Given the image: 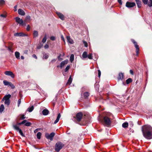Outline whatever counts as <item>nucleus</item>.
I'll list each match as a JSON object with an SVG mask.
<instances>
[{
	"mask_svg": "<svg viewBox=\"0 0 152 152\" xmlns=\"http://www.w3.org/2000/svg\"><path fill=\"white\" fill-rule=\"evenodd\" d=\"M124 74L121 72H120L118 74V75L117 79L118 81L122 80L124 79Z\"/></svg>",
	"mask_w": 152,
	"mask_h": 152,
	"instance_id": "obj_12",
	"label": "nucleus"
},
{
	"mask_svg": "<svg viewBox=\"0 0 152 152\" xmlns=\"http://www.w3.org/2000/svg\"><path fill=\"white\" fill-rule=\"evenodd\" d=\"M83 43L84 44V46L85 47H87L88 46V44L85 41H83Z\"/></svg>",
	"mask_w": 152,
	"mask_h": 152,
	"instance_id": "obj_44",
	"label": "nucleus"
},
{
	"mask_svg": "<svg viewBox=\"0 0 152 152\" xmlns=\"http://www.w3.org/2000/svg\"><path fill=\"white\" fill-rule=\"evenodd\" d=\"M83 116L82 113L80 112L77 114L76 117H74L73 118L76 119L77 121L79 122L81 121Z\"/></svg>",
	"mask_w": 152,
	"mask_h": 152,
	"instance_id": "obj_4",
	"label": "nucleus"
},
{
	"mask_svg": "<svg viewBox=\"0 0 152 152\" xmlns=\"http://www.w3.org/2000/svg\"><path fill=\"white\" fill-rule=\"evenodd\" d=\"M4 103L5 104L9 105L10 104V100H5Z\"/></svg>",
	"mask_w": 152,
	"mask_h": 152,
	"instance_id": "obj_39",
	"label": "nucleus"
},
{
	"mask_svg": "<svg viewBox=\"0 0 152 152\" xmlns=\"http://www.w3.org/2000/svg\"><path fill=\"white\" fill-rule=\"evenodd\" d=\"M55 134V133L53 132H52L50 134L48 133H47L45 134V137L47 139H50L51 141H52Z\"/></svg>",
	"mask_w": 152,
	"mask_h": 152,
	"instance_id": "obj_5",
	"label": "nucleus"
},
{
	"mask_svg": "<svg viewBox=\"0 0 152 152\" xmlns=\"http://www.w3.org/2000/svg\"><path fill=\"white\" fill-rule=\"evenodd\" d=\"M4 74L10 76L12 78L15 77L14 74L11 71H6L5 72Z\"/></svg>",
	"mask_w": 152,
	"mask_h": 152,
	"instance_id": "obj_9",
	"label": "nucleus"
},
{
	"mask_svg": "<svg viewBox=\"0 0 152 152\" xmlns=\"http://www.w3.org/2000/svg\"><path fill=\"white\" fill-rule=\"evenodd\" d=\"M10 82H8L6 80H4L3 81V83L5 86H9Z\"/></svg>",
	"mask_w": 152,
	"mask_h": 152,
	"instance_id": "obj_28",
	"label": "nucleus"
},
{
	"mask_svg": "<svg viewBox=\"0 0 152 152\" xmlns=\"http://www.w3.org/2000/svg\"><path fill=\"white\" fill-rule=\"evenodd\" d=\"M26 118V117H25L24 115H22V116L20 117V119L21 120H24Z\"/></svg>",
	"mask_w": 152,
	"mask_h": 152,
	"instance_id": "obj_50",
	"label": "nucleus"
},
{
	"mask_svg": "<svg viewBox=\"0 0 152 152\" xmlns=\"http://www.w3.org/2000/svg\"><path fill=\"white\" fill-rule=\"evenodd\" d=\"M61 54H60V55L58 56V58L59 61H61V60H63L62 58H61Z\"/></svg>",
	"mask_w": 152,
	"mask_h": 152,
	"instance_id": "obj_48",
	"label": "nucleus"
},
{
	"mask_svg": "<svg viewBox=\"0 0 152 152\" xmlns=\"http://www.w3.org/2000/svg\"><path fill=\"white\" fill-rule=\"evenodd\" d=\"M141 131L143 137L147 140L152 139V127L150 125H145L142 127Z\"/></svg>",
	"mask_w": 152,
	"mask_h": 152,
	"instance_id": "obj_1",
	"label": "nucleus"
},
{
	"mask_svg": "<svg viewBox=\"0 0 152 152\" xmlns=\"http://www.w3.org/2000/svg\"><path fill=\"white\" fill-rule=\"evenodd\" d=\"M26 122H27L26 120H24L21 122L22 124H25V123H26Z\"/></svg>",
	"mask_w": 152,
	"mask_h": 152,
	"instance_id": "obj_56",
	"label": "nucleus"
},
{
	"mask_svg": "<svg viewBox=\"0 0 152 152\" xmlns=\"http://www.w3.org/2000/svg\"><path fill=\"white\" fill-rule=\"evenodd\" d=\"M21 58L22 59H24V57L23 56H21Z\"/></svg>",
	"mask_w": 152,
	"mask_h": 152,
	"instance_id": "obj_64",
	"label": "nucleus"
},
{
	"mask_svg": "<svg viewBox=\"0 0 152 152\" xmlns=\"http://www.w3.org/2000/svg\"><path fill=\"white\" fill-rule=\"evenodd\" d=\"M43 46V44H42L41 43H40L37 46V49H40Z\"/></svg>",
	"mask_w": 152,
	"mask_h": 152,
	"instance_id": "obj_29",
	"label": "nucleus"
},
{
	"mask_svg": "<svg viewBox=\"0 0 152 152\" xmlns=\"http://www.w3.org/2000/svg\"><path fill=\"white\" fill-rule=\"evenodd\" d=\"M8 50L10 51H12V48H11V47H9L8 48Z\"/></svg>",
	"mask_w": 152,
	"mask_h": 152,
	"instance_id": "obj_63",
	"label": "nucleus"
},
{
	"mask_svg": "<svg viewBox=\"0 0 152 152\" xmlns=\"http://www.w3.org/2000/svg\"><path fill=\"white\" fill-rule=\"evenodd\" d=\"M40 129H36L34 131V133H36Z\"/></svg>",
	"mask_w": 152,
	"mask_h": 152,
	"instance_id": "obj_59",
	"label": "nucleus"
},
{
	"mask_svg": "<svg viewBox=\"0 0 152 152\" xmlns=\"http://www.w3.org/2000/svg\"><path fill=\"white\" fill-rule=\"evenodd\" d=\"M11 97V95L9 94L7 95H6L5 96H4V97H3L2 100H10V98Z\"/></svg>",
	"mask_w": 152,
	"mask_h": 152,
	"instance_id": "obj_16",
	"label": "nucleus"
},
{
	"mask_svg": "<svg viewBox=\"0 0 152 152\" xmlns=\"http://www.w3.org/2000/svg\"><path fill=\"white\" fill-rule=\"evenodd\" d=\"M118 2L120 5H121L122 4V3L121 0H118Z\"/></svg>",
	"mask_w": 152,
	"mask_h": 152,
	"instance_id": "obj_55",
	"label": "nucleus"
},
{
	"mask_svg": "<svg viewBox=\"0 0 152 152\" xmlns=\"http://www.w3.org/2000/svg\"><path fill=\"white\" fill-rule=\"evenodd\" d=\"M66 39L68 42H69L70 43H72V41H70L71 38L69 36H67Z\"/></svg>",
	"mask_w": 152,
	"mask_h": 152,
	"instance_id": "obj_37",
	"label": "nucleus"
},
{
	"mask_svg": "<svg viewBox=\"0 0 152 152\" xmlns=\"http://www.w3.org/2000/svg\"><path fill=\"white\" fill-rule=\"evenodd\" d=\"M49 45L47 44H46L44 46V48L45 49H47Z\"/></svg>",
	"mask_w": 152,
	"mask_h": 152,
	"instance_id": "obj_57",
	"label": "nucleus"
},
{
	"mask_svg": "<svg viewBox=\"0 0 152 152\" xmlns=\"http://www.w3.org/2000/svg\"><path fill=\"white\" fill-rule=\"evenodd\" d=\"M9 86L12 89H14L15 88V87L14 85L11 82L10 83V84L9 85Z\"/></svg>",
	"mask_w": 152,
	"mask_h": 152,
	"instance_id": "obj_38",
	"label": "nucleus"
},
{
	"mask_svg": "<svg viewBox=\"0 0 152 152\" xmlns=\"http://www.w3.org/2000/svg\"><path fill=\"white\" fill-rule=\"evenodd\" d=\"M16 22L19 23L20 25L23 26L24 25L23 21L22 19H21L18 17H16L15 18Z\"/></svg>",
	"mask_w": 152,
	"mask_h": 152,
	"instance_id": "obj_8",
	"label": "nucleus"
},
{
	"mask_svg": "<svg viewBox=\"0 0 152 152\" xmlns=\"http://www.w3.org/2000/svg\"><path fill=\"white\" fill-rule=\"evenodd\" d=\"M18 106L19 107L20 104L21 103V99H18Z\"/></svg>",
	"mask_w": 152,
	"mask_h": 152,
	"instance_id": "obj_51",
	"label": "nucleus"
},
{
	"mask_svg": "<svg viewBox=\"0 0 152 152\" xmlns=\"http://www.w3.org/2000/svg\"><path fill=\"white\" fill-rule=\"evenodd\" d=\"M61 115L60 113H59L58 114V115L57 116V118H56V120L54 121V124H56L59 121V119L61 117Z\"/></svg>",
	"mask_w": 152,
	"mask_h": 152,
	"instance_id": "obj_18",
	"label": "nucleus"
},
{
	"mask_svg": "<svg viewBox=\"0 0 152 152\" xmlns=\"http://www.w3.org/2000/svg\"><path fill=\"white\" fill-rule=\"evenodd\" d=\"M134 47H135L136 50V56H138V54H139V51L140 50V48H139V45L137 44V45H135L134 46Z\"/></svg>",
	"mask_w": 152,
	"mask_h": 152,
	"instance_id": "obj_15",
	"label": "nucleus"
},
{
	"mask_svg": "<svg viewBox=\"0 0 152 152\" xmlns=\"http://www.w3.org/2000/svg\"><path fill=\"white\" fill-rule=\"evenodd\" d=\"M56 14L61 20H65V17L62 14L58 12H56Z\"/></svg>",
	"mask_w": 152,
	"mask_h": 152,
	"instance_id": "obj_10",
	"label": "nucleus"
},
{
	"mask_svg": "<svg viewBox=\"0 0 152 152\" xmlns=\"http://www.w3.org/2000/svg\"><path fill=\"white\" fill-rule=\"evenodd\" d=\"M4 109V106L3 104H2L0 107V112H3Z\"/></svg>",
	"mask_w": 152,
	"mask_h": 152,
	"instance_id": "obj_32",
	"label": "nucleus"
},
{
	"mask_svg": "<svg viewBox=\"0 0 152 152\" xmlns=\"http://www.w3.org/2000/svg\"><path fill=\"white\" fill-rule=\"evenodd\" d=\"M64 146V145L60 142H57L55 145V150L56 151L59 152L62 147Z\"/></svg>",
	"mask_w": 152,
	"mask_h": 152,
	"instance_id": "obj_3",
	"label": "nucleus"
},
{
	"mask_svg": "<svg viewBox=\"0 0 152 152\" xmlns=\"http://www.w3.org/2000/svg\"><path fill=\"white\" fill-rule=\"evenodd\" d=\"M88 56V53L86 51L84 52L83 54L82 57L83 58H85L87 57Z\"/></svg>",
	"mask_w": 152,
	"mask_h": 152,
	"instance_id": "obj_21",
	"label": "nucleus"
},
{
	"mask_svg": "<svg viewBox=\"0 0 152 152\" xmlns=\"http://www.w3.org/2000/svg\"><path fill=\"white\" fill-rule=\"evenodd\" d=\"M14 35L17 37H25L27 36V35L22 32L16 33L14 34Z\"/></svg>",
	"mask_w": 152,
	"mask_h": 152,
	"instance_id": "obj_11",
	"label": "nucleus"
},
{
	"mask_svg": "<svg viewBox=\"0 0 152 152\" xmlns=\"http://www.w3.org/2000/svg\"><path fill=\"white\" fill-rule=\"evenodd\" d=\"M98 77H100L101 75V72L100 70H98Z\"/></svg>",
	"mask_w": 152,
	"mask_h": 152,
	"instance_id": "obj_49",
	"label": "nucleus"
},
{
	"mask_svg": "<svg viewBox=\"0 0 152 152\" xmlns=\"http://www.w3.org/2000/svg\"><path fill=\"white\" fill-rule=\"evenodd\" d=\"M49 113V110L47 109H45L42 111V114L44 115H47Z\"/></svg>",
	"mask_w": 152,
	"mask_h": 152,
	"instance_id": "obj_17",
	"label": "nucleus"
},
{
	"mask_svg": "<svg viewBox=\"0 0 152 152\" xmlns=\"http://www.w3.org/2000/svg\"><path fill=\"white\" fill-rule=\"evenodd\" d=\"M130 73L131 75H133L134 74V72H133V71L131 69L130 70Z\"/></svg>",
	"mask_w": 152,
	"mask_h": 152,
	"instance_id": "obj_60",
	"label": "nucleus"
},
{
	"mask_svg": "<svg viewBox=\"0 0 152 152\" xmlns=\"http://www.w3.org/2000/svg\"><path fill=\"white\" fill-rule=\"evenodd\" d=\"M30 19H31L30 16L29 15H28V16H27L26 17V18L25 20L26 21H27L28 20H30Z\"/></svg>",
	"mask_w": 152,
	"mask_h": 152,
	"instance_id": "obj_43",
	"label": "nucleus"
},
{
	"mask_svg": "<svg viewBox=\"0 0 152 152\" xmlns=\"http://www.w3.org/2000/svg\"><path fill=\"white\" fill-rule=\"evenodd\" d=\"M34 109V107L33 105H32L30 107H29L28 109V110L29 112H31Z\"/></svg>",
	"mask_w": 152,
	"mask_h": 152,
	"instance_id": "obj_26",
	"label": "nucleus"
},
{
	"mask_svg": "<svg viewBox=\"0 0 152 152\" xmlns=\"http://www.w3.org/2000/svg\"><path fill=\"white\" fill-rule=\"evenodd\" d=\"M132 80L131 78H129L126 80V82L127 84H129L132 82Z\"/></svg>",
	"mask_w": 152,
	"mask_h": 152,
	"instance_id": "obj_25",
	"label": "nucleus"
},
{
	"mask_svg": "<svg viewBox=\"0 0 152 152\" xmlns=\"http://www.w3.org/2000/svg\"><path fill=\"white\" fill-rule=\"evenodd\" d=\"M136 6L135 3L134 2H130L128 1L126 2V6L128 8Z\"/></svg>",
	"mask_w": 152,
	"mask_h": 152,
	"instance_id": "obj_7",
	"label": "nucleus"
},
{
	"mask_svg": "<svg viewBox=\"0 0 152 152\" xmlns=\"http://www.w3.org/2000/svg\"><path fill=\"white\" fill-rule=\"evenodd\" d=\"M142 1L144 4H148V0H142Z\"/></svg>",
	"mask_w": 152,
	"mask_h": 152,
	"instance_id": "obj_46",
	"label": "nucleus"
},
{
	"mask_svg": "<svg viewBox=\"0 0 152 152\" xmlns=\"http://www.w3.org/2000/svg\"><path fill=\"white\" fill-rule=\"evenodd\" d=\"M33 57L34 58H35L36 59H37V57L36 56V55H35V54H33Z\"/></svg>",
	"mask_w": 152,
	"mask_h": 152,
	"instance_id": "obj_62",
	"label": "nucleus"
},
{
	"mask_svg": "<svg viewBox=\"0 0 152 152\" xmlns=\"http://www.w3.org/2000/svg\"><path fill=\"white\" fill-rule=\"evenodd\" d=\"M69 68H70V66L69 65L67 66L66 67L65 69V72H67L68 71L69 69Z\"/></svg>",
	"mask_w": 152,
	"mask_h": 152,
	"instance_id": "obj_42",
	"label": "nucleus"
},
{
	"mask_svg": "<svg viewBox=\"0 0 152 152\" xmlns=\"http://www.w3.org/2000/svg\"><path fill=\"white\" fill-rule=\"evenodd\" d=\"M46 40H47V37H46V35H45V37H44L43 38V39L42 40V42L43 43H44L46 42Z\"/></svg>",
	"mask_w": 152,
	"mask_h": 152,
	"instance_id": "obj_34",
	"label": "nucleus"
},
{
	"mask_svg": "<svg viewBox=\"0 0 152 152\" xmlns=\"http://www.w3.org/2000/svg\"><path fill=\"white\" fill-rule=\"evenodd\" d=\"M18 12L19 14L21 15H24L25 13L23 10L20 9H19L18 10Z\"/></svg>",
	"mask_w": 152,
	"mask_h": 152,
	"instance_id": "obj_14",
	"label": "nucleus"
},
{
	"mask_svg": "<svg viewBox=\"0 0 152 152\" xmlns=\"http://www.w3.org/2000/svg\"><path fill=\"white\" fill-rule=\"evenodd\" d=\"M50 39L52 41H54L55 39V37L54 36H51L50 37Z\"/></svg>",
	"mask_w": 152,
	"mask_h": 152,
	"instance_id": "obj_52",
	"label": "nucleus"
},
{
	"mask_svg": "<svg viewBox=\"0 0 152 152\" xmlns=\"http://www.w3.org/2000/svg\"><path fill=\"white\" fill-rule=\"evenodd\" d=\"M56 61V59H53L51 60V62H52V63H53V62H55Z\"/></svg>",
	"mask_w": 152,
	"mask_h": 152,
	"instance_id": "obj_61",
	"label": "nucleus"
},
{
	"mask_svg": "<svg viewBox=\"0 0 152 152\" xmlns=\"http://www.w3.org/2000/svg\"><path fill=\"white\" fill-rule=\"evenodd\" d=\"M21 124H22L21 122L20 123H18L17 122V124H14L13 123L12 124V127H13V125H17V126H18V125H21Z\"/></svg>",
	"mask_w": 152,
	"mask_h": 152,
	"instance_id": "obj_47",
	"label": "nucleus"
},
{
	"mask_svg": "<svg viewBox=\"0 0 152 152\" xmlns=\"http://www.w3.org/2000/svg\"><path fill=\"white\" fill-rule=\"evenodd\" d=\"M61 38L62 40L63 41H65L63 35H61Z\"/></svg>",
	"mask_w": 152,
	"mask_h": 152,
	"instance_id": "obj_58",
	"label": "nucleus"
},
{
	"mask_svg": "<svg viewBox=\"0 0 152 152\" xmlns=\"http://www.w3.org/2000/svg\"><path fill=\"white\" fill-rule=\"evenodd\" d=\"M128 123L127 122H125V123H123L122 124V126L124 128H126L128 127Z\"/></svg>",
	"mask_w": 152,
	"mask_h": 152,
	"instance_id": "obj_23",
	"label": "nucleus"
},
{
	"mask_svg": "<svg viewBox=\"0 0 152 152\" xmlns=\"http://www.w3.org/2000/svg\"><path fill=\"white\" fill-rule=\"evenodd\" d=\"M87 57L90 59H93V56L92 53H90L88 55V54Z\"/></svg>",
	"mask_w": 152,
	"mask_h": 152,
	"instance_id": "obj_33",
	"label": "nucleus"
},
{
	"mask_svg": "<svg viewBox=\"0 0 152 152\" xmlns=\"http://www.w3.org/2000/svg\"><path fill=\"white\" fill-rule=\"evenodd\" d=\"M30 27L29 25H28L27 26L26 30L27 31H28L30 30Z\"/></svg>",
	"mask_w": 152,
	"mask_h": 152,
	"instance_id": "obj_53",
	"label": "nucleus"
},
{
	"mask_svg": "<svg viewBox=\"0 0 152 152\" xmlns=\"http://www.w3.org/2000/svg\"><path fill=\"white\" fill-rule=\"evenodd\" d=\"M68 62V60H65L61 62V63L60 67L61 68L63 66H64L65 64H67Z\"/></svg>",
	"mask_w": 152,
	"mask_h": 152,
	"instance_id": "obj_13",
	"label": "nucleus"
},
{
	"mask_svg": "<svg viewBox=\"0 0 152 152\" xmlns=\"http://www.w3.org/2000/svg\"><path fill=\"white\" fill-rule=\"evenodd\" d=\"M137 7L138 8H141L142 7V4H141V1L138 2L137 3H136Z\"/></svg>",
	"mask_w": 152,
	"mask_h": 152,
	"instance_id": "obj_30",
	"label": "nucleus"
},
{
	"mask_svg": "<svg viewBox=\"0 0 152 152\" xmlns=\"http://www.w3.org/2000/svg\"><path fill=\"white\" fill-rule=\"evenodd\" d=\"M48 57V55L46 53L44 54L43 56V58L45 59H47Z\"/></svg>",
	"mask_w": 152,
	"mask_h": 152,
	"instance_id": "obj_40",
	"label": "nucleus"
},
{
	"mask_svg": "<svg viewBox=\"0 0 152 152\" xmlns=\"http://www.w3.org/2000/svg\"><path fill=\"white\" fill-rule=\"evenodd\" d=\"M89 94L88 92H85L83 94L84 97L86 99L89 96Z\"/></svg>",
	"mask_w": 152,
	"mask_h": 152,
	"instance_id": "obj_24",
	"label": "nucleus"
},
{
	"mask_svg": "<svg viewBox=\"0 0 152 152\" xmlns=\"http://www.w3.org/2000/svg\"><path fill=\"white\" fill-rule=\"evenodd\" d=\"M74 58V56L73 54H72L70 56V61L72 62Z\"/></svg>",
	"mask_w": 152,
	"mask_h": 152,
	"instance_id": "obj_31",
	"label": "nucleus"
},
{
	"mask_svg": "<svg viewBox=\"0 0 152 152\" xmlns=\"http://www.w3.org/2000/svg\"><path fill=\"white\" fill-rule=\"evenodd\" d=\"M20 54L19 52L16 51L15 52V56L17 59H19L20 58Z\"/></svg>",
	"mask_w": 152,
	"mask_h": 152,
	"instance_id": "obj_20",
	"label": "nucleus"
},
{
	"mask_svg": "<svg viewBox=\"0 0 152 152\" xmlns=\"http://www.w3.org/2000/svg\"><path fill=\"white\" fill-rule=\"evenodd\" d=\"M99 120L107 126L110 125L111 123L110 118L107 116H104L103 118H100Z\"/></svg>",
	"mask_w": 152,
	"mask_h": 152,
	"instance_id": "obj_2",
	"label": "nucleus"
},
{
	"mask_svg": "<svg viewBox=\"0 0 152 152\" xmlns=\"http://www.w3.org/2000/svg\"><path fill=\"white\" fill-rule=\"evenodd\" d=\"M31 124V123L30 122H26V123L25 124V125L26 126H30Z\"/></svg>",
	"mask_w": 152,
	"mask_h": 152,
	"instance_id": "obj_36",
	"label": "nucleus"
},
{
	"mask_svg": "<svg viewBox=\"0 0 152 152\" xmlns=\"http://www.w3.org/2000/svg\"><path fill=\"white\" fill-rule=\"evenodd\" d=\"M5 4V1L4 0H0V5H2Z\"/></svg>",
	"mask_w": 152,
	"mask_h": 152,
	"instance_id": "obj_41",
	"label": "nucleus"
},
{
	"mask_svg": "<svg viewBox=\"0 0 152 152\" xmlns=\"http://www.w3.org/2000/svg\"><path fill=\"white\" fill-rule=\"evenodd\" d=\"M72 79L71 77V76H70L69 77V78L67 82L66 85H69L72 83Z\"/></svg>",
	"mask_w": 152,
	"mask_h": 152,
	"instance_id": "obj_19",
	"label": "nucleus"
},
{
	"mask_svg": "<svg viewBox=\"0 0 152 152\" xmlns=\"http://www.w3.org/2000/svg\"><path fill=\"white\" fill-rule=\"evenodd\" d=\"M38 32L37 31H34L33 32L34 37H37L38 36Z\"/></svg>",
	"mask_w": 152,
	"mask_h": 152,
	"instance_id": "obj_22",
	"label": "nucleus"
},
{
	"mask_svg": "<svg viewBox=\"0 0 152 152\" xmlns=\"http://www.w3.org/2000/svg\"><path fill=\"white\" fill-rule=\"evenodd\" d=\"M131 41L134 44V46L135 45L137 44V42H136L134 39H132L131 40Z\"/></svg>",
	"mask_w": 152,
	"mask_h": 152,
	"instance_id": "obj_45",
	"label": "nucleus"
},
{
	"mask_svg": "<svg viewBox=\"0 0 152 152\" xmlns=\"http://www.w3.org/2000/svg\"><path fill=\"white\" fill-rule=\"evenodd\" d=\"M150 7L152 6V0L151 1H149L147 4Z\"/></svg>",
	"mask_w": 152,
	"mask_h": 152,
	"instance_id": "obj_35",
	"label": "nucleus"
},
{
	"mask_svg": "<svg viewBox=\"0 0 152 152\" xmlns=\"http://www.w3.org/2000/svg\"><path fill=\"white\" fill-rule=\"evenodd\" d=\"M41 135H42V133L40 132H38L37 133V138L39 139H40V138H41Z\"/></svg>",
	"mask_w": 152,
	"mask_h": 152,
	"instance_id": "obj_27",
	"label": "nucleus"
},
{
	"mask_svg": "<svg viewBox=\"0 0 152 152\" xmlns=\"http://www.w3.org/2000/svg\"><path fill=\"white\" fill-rule=\"evenodd\" d=\"M13 128L14 130H16L17 131H18L20 134L23 137H25V135L23 133V132L22 130L20 129L18 126H17V125H13Z\"/></svg>",
	"mask_w": 152,
	"mask_h": 152,
	"instance_id": "obj_6",
	"label": "nucleus"
},
{
	"mask_svg": "<svg viewBox=\"0 0 152 152\" xmlns=\"http://www.w3.org/2000/svg\"><path fill=\"white\" fill-rule=\"evenodd\" d=\"M0 16L4 18H5L6 17L7 15H5L2 14L0 15Z\"/></svg>",
	"mask_w": 152,
	"mask_h": 152,
	"instance_id": "obj_54",
	"label": "nucleus"
}]
</instances>
